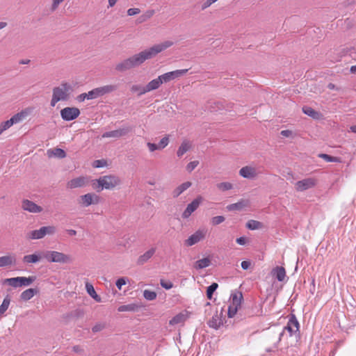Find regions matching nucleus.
Instances as JSON below:
<instances>
[{"label":"nucleus","mask_w":356,"mask_h":356,"mask_svg":"<svg viewBox=\"0 0 356 356\" xmlns=\"http://www.w3.org/2000/svg\"><path fill=\"white\" fill-rule=\"evenodd\" d=\"M239 175L244 178L253 179L257 176V172L254 167L246 165L239 170Z\"/></svg>","instance_id":"11"},{"label":"nucleus","mask_w":356,"mask_h":356,"mask_svg":"<svg viewBox=\"0 0 356 356\" xmlns=\"http://www.w3.org/2000/svg\"><path fill=\"white\" fill-rule=\"evenodd\" d=\"M86 289L87 291V293L97 302H101V298L99 295L97 294L93 286L90 283L86 284Z\"/></svg>","instance_id":"30"},{"label":"nucleus","mask_w":356,"mask_h":356,"mask_svg":"<svg viewBox=\"0 0 356 356\" xmlns=\"http://www.w3.org/2000/svg\"><path fill=\"white\" fill-rule=\"evenodd\" d=\"M131 131L132 127L126 126L116 130L105 132L104 134H103L102 137L119 138L120 137L127 135Z\"/></svg>","instance_id":"7"},{"label":"nucleus","mask_w":356,"mask_h":356,"mask_svg":"<svg viewBox=\"0 0 356 356\" xmlns=\"http://www.w3.org/2000/svg\"><path fill=\"white\" fill-rule=\"evenodd\" d=\"M89 99H94L100 97V92L98 88H94L88 92Z\"/></svg>","instance_id":"44"},{"label":"nucleus","mask_w":356,"mask_h":356,"mask_svg":"<svg viewBox=\"0 0 356 356\" xmlns=\"http://www.w3.org/2000/svg\"><path fill=\"white\" fill-rule=\"evenodd\" d=\"M188 71V69L177 70L172 72H169L159 76L160 79L163 83H168L172 80H174L178 77L184 76Z\"/></svg>","instance_id":"8"},{"label":"nucleus","mask_w":356,"mask_h":356,"mask_svg":"<svg viewBox=\"0 0 356 356\" xmlns=\"http://www.w3.org/2000/svg\"><path fill=\"white\" fill-rule=\"evenodd\" d=\"M218 287V284L216 282H213L207 288V297L209 300L212 299L213 293L216 291Z\"/></svg>","instance_id":"34"},{"label":"nucleus","mask_w":356,"mask_h":356,"mask_svg":"<svg viewBox=\"0 0 356 356\" xmlns=\"http://www.w3.org/2000/svg\"><path fill=\"white\" fill-rule=\"evenodd\" d=\"M287 325L291 326L293 328L295 329V337L296 338V340H298V339H300V324L294 314L290 315Z\"/></svg>","instance_id":"20"},{"label":"nucleus","mask_w":356,"mask_h":356,"mask_svg":"<svg viewBox=\"0 0 356 356\" xmlns=\"http://www.w3.org/2000/svg\"><path fill=\"white\" fill-rule=\"evenodd\" d=\"M156 248H152L147 252H145L143 254L140 255L137 261V264L138 265H143L146 263L155 253Z\"/></svg>","instance_id":"21"},{"label":"nucleus","mask_w":356,"mask_h":356,"mask_svg":"<svg viewBox=\"0 0 356 356\" xmlns=\"http://www.w3.org/2000/svg\"><path fill=\"white\" fill-rule=\"evenodd\" d=\"M102 160H97V161H95V167H96V168H100V167H102V166H103V165H102Z\"/></svg>","instance_id":"64"},{"label":"nucleus","mask_w":356,"mask_h":356,"mask_svg":"<svg viewBox=\"0 0 356 356\" xmlns=\"http://www.w3.org/2000/svg\"><path fill=\"white\" fill-rule=\"evenodd\" d=\"M76 99L80 102H83L86 99H89V97L88 96V92L82 93V94L78 95L76 97Z\"/></svg>","instance_id":"57"},{"label":"nucleus","mask_w":356,"mask_h":356,"mask_svg":"<svg viewBox=\"0 0 356 356\" xmlns=\"http://www.w3.org/2000/svg\"><path fill=\"white\" fill-rule=\"evenodd\" d=\"M42 256L49 262L65 264L70 261L68 255L57 251H45L42 252Z\"/></svg>","instance_id":"6"},{"label":"nucleus","mask_w":356,"mask_h":356,"mask_svg":"<svg viewBox=\"0 0 356 356\" xmlns=\"http://www.w3.org/2000/svg\"><path fill=\"white\" fill-rule=\"evenodd\" d=\"M99 90L100 92L101 97L111 93L115 91L118 89L117 85H106L102 87H99Z\"/></svg>","instance_id":"29"},{"label":"nucleus","mask_w":356,"mask_h":356,"mask_svg":"<svg viewBox=\"0 0 356 356\" xmlns=\"http://www.w3.org/2000/svg\"><path fill=\"white\" fill-rule=\"evenodd\" d=\"M247 228L250 230L265 229L264 224H246Z\"/></svg>","instance_id":"45"},{"label":"nucleus","mask_w":356,"mask_h":356,"mask_svg":"<svg viewBox=\"0 0 356 356\" xmlns=\"http://www.w3.org/2000/svg\"><path fill=\"white\" fill-rule=\"evenodd\" d=\"M320 158L323 159L327 162H341V159L339 157L332 156L327 154H320L318 155Z\"/></svg>","instance_id":"39"},{"label":"nucleus","mask_w":356,"mask_h":356,"mask_svg":"<svg viewBox=\"0 0 356 356\" xmlns=\"http://www.w3.org/2000/svg\"><path fill=\"white\" fill-rule=\"evenodd\" d=\"M143 296L147 300H154L156 298L157 294L155 291L146 289L143 291Z\"/></svg>","instance_id":"40"},{"label":"nucleus","mask_w":356,"mask_h":356,"mask_svg":"<svg viewBox=\"0 0 356 356\" xmlns=\"http://www.w3.org/2000/svg\"><path fill=\"white\" fill-rule=\"evenodd\" d=\"M127 280H128V279L124 277L118 278L115 282L118 289L120 290L122 289V286L127 284Z\"/></svg>","instance_id":"47"},{"label":"nucleus","mask_w":356,"mask_h":356,"mask_svg":"<svg viewBox=\"0 0 356 356\" xmlns=\"http://www.w3.org/2000/svg\"><path fill=\"white\" fill-rule=\"evenodd\" d=\"M316 181L314 178H307L296 183L295 187L297 191H304L316 186Z\"/></svg>","instance_id":"10"},{"label":"nucleus","mask_w":356,"mask_h":356,"mask_svg":"<svg viewBox=\"0 0 356 356\" xmlns=\"http://www.w3.org/2000/svg\"><path fill=\"white\" fill-rule=\"evenodd\" d=\"M79 115V109L75 107H66L60 111L61 118L66 121L73 120Z\"/></svg>","instance_id":"9"},{"label":"nucleus","mask_w":356,"mask_h":356,"mask_svg":"<svg viewBox=\"0 0 356 356\" xmlns=\"http://www.w3.org/2000/svg\"><path fill=\"white\" fill-rule=\"evenodd\" d=\"M147 146L149 148V150L152 152L155 150H157V149H160L159 148V146L155 143H147Z\"/></svg>","instance_id":"53"},{"label":"nucleus","mask_w":356,"mask_h":356,"mask_svg":"<svg viewBox=\"0 0 356 356\" xmlns=\"http://www.w3.org/2000/svg\"><path fill=\"white\" fill-rule=\"evenodd\" d=\"M16 258L14 255H6L0 257V268L15 265Z\"/></svg>","instance_id":"19"},{"label":"nucleus","mask_w":356,"mask_h":356,"mask_svg":"<svg viewBox=\"0 0 356 356\" xmlns=\"http://www.w3.org/2000/svg\"><path fill=\"white\" fill-rule=\"evenodd\" d=\"M232 305L236 307H239L241 306V300L243 298L242 294L240 293V296L238 297L236 294H232Z\"/></svg>","instance_id":"42"},{"label":"nucleus","mask_w":356,"mask_h":356,"mask_svg":"<svg viewBox=\"0 0 356 356\" xmlns=\"http://www.w3.org/2000/svg\"><path fill=\"white\" fill-rule=\"evenodd\" d=\"M121 184L120 179L115 175H105L92 181V188L97 192L103 189L112 190Z\"/></svg>","instance_id":"2"},{"label":"nucleus","mask_w":356,"mask_h":356,"mask_svg":"<svg viewBox=\"0 0 356 356\" xmlns=\"http://www.w3.org/2000/svg\"><path fill=\"white\" fill-rule=\"evenodd\" d=\"M169 136H166L165 137H163L159 142V148L160 149H163L165 148L169 143Z\"/></svg>","instance_id":"48"},{"label":"nucleus","mask_w":356,"mask_h":356,"mask_svg":"<svg viewBox=\"0 0 356 356\" xmlns=\"http://www.w3.org/2000/svg\"><path fill=\"white\" fill-rule=\"evenodd\" d=\"M192 147V145L190 141L185 140H184L178 150L177 152V155L178 157H181L186 152H188Z\"/></svg>","instance_id":"25"},{"label":"nucleus","mask_w":356,"mask_h":356,"mask_svg":"<svg viewBox=\"0 0 356 356\" xmlns=\"http://www.w3.org/2000/svg\"><path fill=\"white\" fill-rule=\"evenodd\" d=\"M84 316V312L82 309H77L74 311H72L69 314L68 316L70 318H83Z\"/></svg>","instance_id":"41"},{"label":"nucleus","mask_w":356,"mask_h":356,"mask_svg":"<svg viewBox=\"0 0 356 356\" xmlns=\"http://www.w3.org/2000/svg\"><path fill=\"white\" fill-rule=\"evenodd\" d=\"M186 316L181 313L176 315L174 316L170 321V324L172 325L179 324L180 323H182L185 321Z\"/></svg>","instance_id":"38"},{"label":"nucleus","mask_w":356,"mask_h":356,"mask_svg":"<svg viewBox=\"0 0 356 356\" xmlns=\"http://www.w3.org/2000/svg\"><path fill=\"white\" fill-rule=\"evenodd\" d=\"M247 238L245 236H241L236 239V243L241 245H245Z\"/></svg>","instance_id":"60"},{"label":"nucleus","mask_w":356,"mask_h":356,"mask_svg":"<svg viewBox=\"0 0 356 356\" xmlns=\"http://www.w3.org/2000/svg\"><path fill=\"white\" fill-rule=\"evenodd\" d=\"M173 44V42L166 40L161 43L154 44L152 47L146 49L138 54H134V56L118 63L115 65V70L118 72H124L131 68L139 66L145 60L155 57L158 54L170 47Z\"/></svg>","instance_id":"1"},{"label":"nucleus","mask_w":356,"mask_h":356,"mask_svg":"<svg viewBox=\"0 0 356 356\" xmlns=\"http://www.w3.org/2000/svg\"><path fill=\"white\" fill-rule=\"evenodd\" d=\"M47 155L49 158L56 157L58 159H63L66 156V153L60 148H53L47 151Z\"/></svg>","instance_id":"22"},{"label":"nucleus","mask_w":356,"mask_h":356,"mask_svg":"<svg viewBox=\"0 0 356 356\" xmlns=\"http://www.w3.org/2000/svg\"><path fill=\"white\" fill-rule=\"evenodd\" d=\"M250 207V202L248 200H241L236 203L231 204L227 206L226 209L231 211H242Z\"/></svg>","instance_id":"15"},{"label":"nucleus","mask_w":356,"mask_h":356,"mask_svg":"<svg viewBox=\"0 0 356 356\" xmlns=\"http://www.w3.org/2000/svg\"><path fill=\"white\" fill-rule=\"evenodd\" d=\"M72 87L67 83H62L59 86L53 88L51 106H55L60 101H66L69 99Z\"/></svg>","instance_id":"3"},{"label":"nucleus","mask_w":356,"mask_h":356,"mask_svg":"<svg viewBox=\"0 0 356 356\" xmlns=\"http://www.w3.org/2000/svg\"><path fill=\"white\" fill-rule=\"evenodd\" d=\"M56 228L54 226L42 227L39 229L26 232V237L29 239L35 240L44 238L46 235L54 234Z\"/></svg>","instance_id":"5"},{"label":"nucleus","mask_w":356,"mask_h":356,"mask_svg":"<svg viewBox=\"0 0 356 356\" xmlns=\"http://www.w3.org/2000/svg\"><path fill=\"white\" fill-rule=\"evenodd\" d=\"M199 164V161H191L190 162L187 166H186V170L188 171V172H191L193 171L197 166V165Z\"/></svg>","instance_id":"50"},{"label":"nucleus","mask_w":356,"mask_h":356,"mask_svg":"<svg viewBox=\"0 0 356 356\" xmlns=\"http://www.w3.org/2000/svg\"><path fill=\"white\" fill-rule=\"evenodd\" d=\"M302 112L312 118L314 120H319L322 118V114L309 106H303Z\"/></svg>","instance_id":"24"},{"label":"nucleus","mask_w":356,"mask_h":356,"mask_svg":"<svg viewBox=\"0 0 356 356\" xmlns=\"http://www.w3.org/2000/svg\"><path fill=\"white\" fill-rule=\"evenodd\" d=\"M161 286L165 289L169 290L173 287V284L171 282H166L164 280H160Z\"/></svg>","instance_id":"49"},{"label":"nucleus","mask_w":356,"mask_h":356,"mask_svg":"<svg viewBox=\"0 0 356 356\" xmlns=\"http://www.w3.org/2000/svg\"><path fill=\"white\" fill-rule=\"evenodd\" d=\"M105 327H106L105 323H98L92 327V331L95 333L98 332H100L102 330H104Z\"/></svg>","instance_id":"46"},{"label":"nucleus","mask_w":356,"mask_h":356,"mask_svg":"<svg viewBox=\"0 0 356 356\" xmlns=\"http://www.w3.org/2000/svg\"><path fill=\"white\" fill-rule=\"evenodd\" d=\"M162 84L161 80L160 79L159 76H158L156 79L152 80L149 81L146 86V90L147 92H150L152 90H154L158 89L161 85Z\"/></svg>","instance_id":"27"},{"label":"nucleus","mask_w":356,"mask_h":356,"mask_svg":"<svg viewBox=\"0 0 356 356\" xmlns=\"http://www.w3.org/2000/svg\"><path fill=\"white\" fill-rule=\"evenodd\" d=\"M139 307L138 305L135 303H131L129 305H123L118 307V311L120 312H136L138 311Z\"/></svg>","instance_id":"31"},{"label":"nucleus","mask_w":356,"mask_h":356,"mask_svg":"<svg viewBox=\"0 0 356 356\" xmlns=\"http://www.w3.org/2000/svg\"><path fill=\"white\" fill-rule=\"evenodd\" d=\"M225 220V218L222 216H218L213 218V222H222Z\"/></svg>","instance_id":"63"},{"label":"nucleus","mask_w":356,"mask_h":356,"mask_svg":"<svg viewBox=\"0 0 356 356\" xmlns=\"http://www.w3.org/2000/svg\"><path fill=\"white\" fill-rule=\"evenodd\" d=\"M43 252H36L32 254H27L24 256L22 261L26 264H35L40 261Z\"/></svg>","instance_id":"17"},{"label":"nucleus","mask_w":356,"mask_h":356,"mask_svg":"<svg viewBox=\"0 0 356 356\" xmlns=\"http://www.w3.org/2000/svg\"><path fill=\"white\" fill-rule=\"evenodd\" d=\"M38 291L36 289H33V288L28 289L24 291L21 293L20 298L24 301L29 300L38 293Z\"/></svg>","instance_id":"26"},{"label":"nucleus","mask_w":356,"mask_h":356,"mask_svg":"<svg viewBox=\"0 0 356 356\" xmlns=\"http://www.w3.org/2000/svg\"><path fill=\"white\" fill-rule=\"evenodd\" d=\"M64 0H53L52 6H51V10L54 11L59 4L62 3Z\"/></svg>","instance_id":"58"},{"label":"nucleus","mask_w":356,"mask_h":356,"mask_svg":"<svg viewBox=\"0 0 356 356\" xmlns=\"http://www.w3.org/2000/svg\"><path fill=\"white\" fill-rule=\"evenodd\" d=\"M238 310V307H236L233 305H230L228 309V317L232 318L236 314Z\"/></svg>","instance_id":"51"},{"label":"nucleus","mask_w":356,"mask_h":356,"mask_svg":"<svg viewBox=\"0 0 356 356\" xmlns=\"http://www.w3.org/2000/svg\"><path fill=\"white\" fill-rule=\"evenodd\" d=\"M202 201V197H197L193 201H192V202L188 204L186 209H185V211L183 213V216L184 218H187L189 216H191V214L198 208V207L200 206Z\"/></svg>","instance_id":"13"},{"label":"nucleus","mask_w":356,"mask_h":356,"mask_svg":"<svg viewBox=\"0 0 356 356\" xmlns=\"http://www.w3.org/2000/svg\"><path fill=\"white\" fill-rule=\"evenodd\" d=\"M209 327L218 329L222 324V319L218 316V314L214 315L208 322Z\"/></svg>","instance_id":"33"},{"label":"nucleus","mask_w":356,"mask_h":356,"mask_svg":"<svg viewBox=\"0 0 356 356\" xmlns=\"http://www.w3.org/2000/svg\"><path fill=\"white\" fill-rule=\"evenodd\" d=\"M10 302V298L9 296H6L4 298L1 305H0V316L3 314L5 313V312L8 309Z\"/></svg>","instance_id":"37"},{"label":"nucleus","mask_w":356,"mask_h":356,"mask_svg":"<svg viewBox=\"0 0 356 356\" xmlns=\"http://www.w3.org/2000/svg\"><path fill=\"white\" fill-rule=\"evenodd\" d=\"M36 280L35 276L29 277H15L6 278L3 280V284H6L14 288L30 286Z\"/></svg>","instance_id":"4"},{"label":"nucleus","mask_w":356,"mask_h":356,"mask_svg":"<svg viewBox=\"0 0 356 356\" xmlns=\"http://www.w3.org/2000/svg\"><path fill=\"white\" fill-rule=\"evenodd\" d=\"M217 188L222 191H226L232 188V184L229 182H221L217 184Z\"/></svg>","instance_id":"43"},{"label":"nucleus","mask_w":356,"mask_h":356,"mask_svg":"<svg viewBox=\"0 0 356 356\" xmlns=\"http://www.w3.org/2000/svg\"><path fill=\"white\" fill-rule=\"evenodd\" d=\"M13 117L15 119V121L16 122V123H18V122H21L23 120V118L25 117V113L24 112H20V113H18L14 115Z\"/></svg>","instance_id":"52"},{"label":"nucleus","mask_w":356,"mask_h":356,"mask_svg":"<svg viewBox=\"0 0 356 356\" xmlns=\"http://www.w3.org/2000/svg\"><path fill=\"white\" fill-rule=\"evenodd\" d=\"M273 275L279 282L284 281L286 276V271L284 267L277 266L273 270Z\"/></svg>","instance_id":"28"},{"label":"nucleus","mask_w":356,"mask_h":356,"mask_svg":"<svg viewBox=\"0 0 356 356\" xmlns=\"http://www.w3.org/2000/svg\"><path fill=\"white\" fill-rule=\"evenodd\" d=\"M204 237V234L202 231H197L195 234H192L186 241V244L188 246H192L199 242Z\"/></svg>","instance_id":"18"},{"label":"nucleus","mask_w":356,"mask_h":356,"mask_svg":"<svg viewBox=\"0 0 356 356\" xmlns=\"http://www.w3.org/2000/svg\"><path fill=\"white\" fill-rule=\"evenodd\" d=\"M81 203L84 207H88L92 204H97L99 201V197L95 193H87L80 197Z\"/></svg>","instance_id":"14"},{"label":"nucleus","mask_w":356,"mask_h":356,"mask_svg":"<svg viewBox=\"0 0 356 356\" xmlns=\"http://www.w3.org/2000/svg\"><path fill=\"white\" fill-rule=\"evenodd\" d=\"M280 134L284 137H291L293 135V132L290 130H282Z\"/></svg>","instance_id":"61"},{"label":"nucleus","mask_w":356,"mask_h":356,"mask_svg":"<svg viewBox=\"0 0 356 356\" xmlns=\"http://www.w3.org/2000/svg\"><path fill=\"white\" fill-rule=\"evenodd\" d=\"M10 126L9 125L8 122L7 121L2 122L0 124V135L6 129L10 128Z\"/></svg>","instance_id":"54"},{"label":"nucleus","mask_w":356,"mask_h":356,"mask_svg":"<svg viewBox=\"0 0 356 356\" xmlns=\"http://www.w3.org/2000/svg\"><path fill=\"white\" fill-rule=\"evenodd\" d=\"M210 264H211V259L208 257H206V258H203V259L197 260L195 263L194 267L196 269H202V268L209 266Z\"/></svg>","instance_id":"32"},{"label":"nucleus","mask_w":356,"mask_h":356,"mask_svg":"<svg viewBox=\"0 0 356 356\" xmlns=\"http://www.w3.org/2000/svg\"><path fill=\"white\" fill-rule=\"evenodd\" d=\"M192 183L191 181H186L181 185L178 186L173 191L172 196L173 197H179L182 193H184L186 190H187L189 187H191Z\"/></svg>","instance_id":"23"},{"label":"nucleus","mask_w":356,"mask_h":356,"mask_svg":"<svg viewBox=\"0 0 356 356\" xmlns=\"http://www.w3.org/2000/svg\"><path fill=\"white\" fill-rule=\"evenodd\" d=\"M285 330H287L290 335L292 336L293 334L295 335V329L293 328L290 325H286V326L284 327V330H282V332H281L280 334H279V338H278V340L275 343V347L277 348V344L278 343L281 341L282 339V336L284 335V331Z\"/></svg>","instance_id":"36"},{"label":"nucleus","mask_w":356,"mask_h":356,"mask_svg":"<svg viewBox=\"0 0 356 356\" xmlns=\"http://www.w3.org/2000/svg\"><path fill=\"white\" fill-rule=\"evenodd\" d=\"M241 266L243 270H248L250 267L251 263L250 261H243Z\"/></svg>","instance_id":"59"},{"label":"nucleus","mask_w":356,"mask_h":356,"mask_svg":"<svg viewBox=\"0 0 356 356\" xmlns=\"http://www.w3.org/2000/svg\"><path fill=\"white\" fill-rule=\"evenodd\" d=\"M213 3L212 2L211 0H207L205 1L202 5V10H205L206 8H207L208 7H209L211 4H213Z\"/></svg>","instance_id":"62"},{"label":"nucleus","mask_w":356,"mask_h":356,"mask_svg":"<svg viewBox=\"0 0 356 356\" xmlns=\"http://www.w3.org/2000/svg\"><path fill=\"white\" fill-rule=\"evenodd\" d=\"M140 10L139 8H129L127 10V15L129 16H133V15L140 13Z\"/></svg>","instance_id":"55"},{"label":"nucleus","mask_w":356,"mask_h":356,"mask_svg":"<svg viewBox=\"0 0 356 356\" xmlns=\"http://www.w3.org/2000/svg\"><path fill=\"white\" fill-rule=\"evenodd\" d=\"M131 91L132 92H138V95L140 96L145 93H147V90L145 86H142L140 85H133L131 87Z\"/></svg>","instance_id":"35"},{"label":"nucleus","mask_w":356,"mask_h":356,"mask_svg":"<svg viewBox=\"0 0 356 356\" xmlns=\"http://www.w3.org/2000/svg\"><path fill=\"white\" fill-rule=\"evenodd\" d=\"M154 14V10H147L143 15L144 16L145 19L147 20L151 18Z\"/></svg>","instance_id":"56"},{"label":"nucleus","mask_w":356,"mask_h":356,"mask_svg":"<svg viewBox=\"0 0 356 356\" xmlns=\"http://www.w3.org/2000/svg\"><path fill=\"white\" fill-rule=\"evenodd\" d=\"M87 179L84 177H79L71 179L67 184V187L69 188H76L83 187L87 184Z\"/></svg>","instance_id":"16"},{"label":"nucleus","mask_w":356,"mask_h":356,"mask_svg":"<svg viewBox=\"0 0 356 356\" xmlns=\"http://www.w3.org/2000/svg\"><path fill=\"white\" fill-rule=\"evenodd\" d=\"M22 208L31 213H40L42 211V208L32 201L24 200L22 203Z\"/></svg>","instance_id":"12"}]
</instances>
